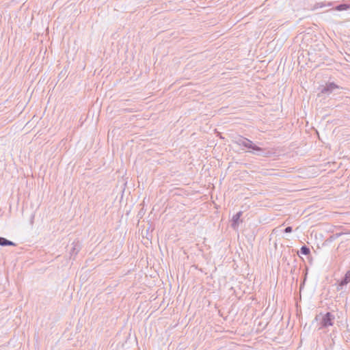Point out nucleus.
Returning <instances> with one entry per match:
<instances>
[{
  "instance_id": "obj_13",
  "label": "nucleus",
  "mask_w": 350,
  "mask_h": 350,
  "mask_svg": "<svg viewBox=\"0 0 350 350\" xmlns=\"http://www.w3.org/2000/svg\"><path fill=\"white\" fill-rule=\"evenodd\" d=\"M326 5L332 6V2H329Z\"/></svg>"
},
{
  "instance_id": "obj_5",
  "label": "nucleus",
  "mask_w": 350,
  "mask_h": 350,
  "mask_svg": "<svg viewBox=\"0 0 350 350\" xmlns=\"http://www.w3.org/2000/svg\"><path fill=\"white\" fill-rule=\"evenodd\" d=\"M0 245L1 246H16V243L12 241L8 240L4 237H0Z\"/></svg>"
},
{
  "instance_id": "obj_3",
  "label": "nucleus",
  "mask_w": 350,
  "mask_h": 350,
  "mask_svg": "<svg viewBox=\"0 0 350 350\" xmlns=\"http://www.w3.org/2000/svg\"><path fill=\"white\" fill-rule=\"evenodd\" d=\"M339 88V87L333 82L328 83L325 87L323 88L321 92L322 94H331L334 90Z\"/></svg>"
},
{
  "instance_id": "obj_8",
  "label": "nucleus",
  "mask_w": 350,
  "mask_h": 350,
  "mask_svg": "<svg viewBox=\"0 0 350 350\" xmlns=\"http://www.w3.org/2000/svg\"><path fill=\"white\" fill-rule=\"evenodd\" d=\"M300 253L303 255H308L310 253V250L306 245L301 246Z\"/></svg>"
},
{
  "instance_id": "obj_2",
  "label": "nucleus",
  "mask_w": 350,
  "mask_h": 350,
  "mask_svg": "<svg viewBox=\"0 0 350 350\" xmlns=\"http://www.w3.org/2000/svg\"><path fill=\"white\" fill-rule=\"evenodd\" d=\"M334 316L331 312H327L322 318L321 324L322 327H327L333 325Z\"/></svg>"
},
{
  "instance_id": "obj_9",
  "label": "nucleus",
  "mask_w": 350,
  "mask_h": 350,
  "mask_svg": "<svg viewBox=\"0 0 350 350\" xmlns=\"http://www.w3.org/2000/svg\"><path fill=\"white\" fill-rule=\"evenodd\" d=\"M325 6H326V5L324 3H323V2H317V3H316L314 5L312 10H317V9H319V8H323Z\"/></svg>"
},
{
  "instance_id": "obj_4",
  "label": "nucleus",
  "mask_w": 350,
  "mask_h": 350,
  "mask_svg": "<svg viewBox=\"0 0 350 350\" xmlns=\"http://www.w3.org/2000/svg\"><path fill=\"white\" fill-rule=\"evenodd\" d=\"M243 213L242 211H239L238 213H237L235 215H233L232 218V227L234 228V229H236L238 226H239V219H240V217H241Z\"/></svg>"
},
{
  "instance_id": "obj_12",
  "label": "nucleus",
  "mask_w": 350,
  "mask_h": 350,
  "mask_svg": "<svg viewBox=\"0 0 350 350\" xmlns=\"http://www.w3.org/2000/svg\"><path fill=\"white\" fill-rule=\"evenodd\" d=\"M230 290L233 291L235 293H237L236 290L234 288L233 286H231Z\"/></svg>"
},
{
  "instance_id": "obj_1",
  "label": "nucleus",
  "mask_w": 350,
  "mask_h": 350,
  "mask_svg": "<svg viewBox=\"0 0 350 350\" xmlns=\"http://www.w3.org/2000/svg\"><path fill=\"white\" fill-rule=\"evenodd\" d=\"M234 144L239 146H243L245 148L252 149L253 150H255L256 152H262V149L256 145H255L252 141L250 139L244 137L243 136H239L238 137L235 138L234 140Z\"/></svg>"
},
{
  "instance_id": "obj_11",
  "label": "nucleus",
  "mask_w": 350,
  "mask_h": 350,
  "mask_svg": "<svg viewBox=\"0 0 350 350\" xmlns=\"http://www.w3.org/2000/svg\"><path fill=\"white\" fill-rule=\"evenodd\" d=\"M293 231V228L291 226H288L286 227L284 230V232L285 233H290Z\"/></svg>"
},
{
  "instance_id": "obj_14",
  "label": "nucleus",
  "mask_w": 350,
  "mask_h": 350,
  "mask_svg": "<svg viewBox=\"0 0 350 350\" xmlns=\"http://www.w3.org/2000/svg\"><path fill=\"white\" fill-rule=\"evenodd\" d=\"M304 286H302V285H300V291H301V288L302 287H304Z\"/></svg>"
},
{
  "instance_id": "obj_10",
  "label": "nucleus",
  "mask_w": 350,
  "mask_h": 350,
  "mask_svg": "<svg viewBox=\"0 0 350 350\" xmlns=\"http://www.w3.org/2000/svg\"><path fill=\"white\" fill-rule=\"evenodd\" d=\"M79 250V249L77 248V245H74L72 247L70 253L71 255H73V254L75 255V254H77L78 253Z\"/></svg>"
},
{
  "instance_id": "obj_7",
  "label": "nucleus",
  "mask_w": 350,
  "mask_h": 350,
  "mask_svg": "<svg viewBox=\"0 0 350 350\" xmlns=\"http://www.w3.org/2000/svg\"><path fill=\"white\" fill-rule=\"evenodd\" d=\"M350 282V272H347L338 284H347Z\"/></svg>"
},
{
  "instance_id": "obj_6",
  "label": "nucleus",
  "mask_w": 350,
  "mask_h": 350,
  "mask_svg": "<svg viewBox=\"0 0 350 350\" xmlns=\"http://www.w3.org/2000/svg\"><path fill=\"white\" fill-rule=\"evenodd\" d=\"M350 8V5L347 3H342L336 5L334 9L336 11L347 10Z\"/></svg>"
}]
</instances>
